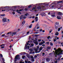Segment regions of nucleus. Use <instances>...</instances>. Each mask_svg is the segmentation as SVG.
Returning <instances> with one entry per match:
<instances>
[{"mask_svg":"<svg viewBox=\"0 0 63 63\" xmlns=\"http://www.w3.org/2000/svg\"><path fill=\"white\" fill-rule=\"evenodd\" d=\"M10 8V7H8V6H5V7H1L0 8V9H5V10H4L3 11H6V12H8V11H9V8Z\"/></svg>","mask_w":63,"mask_h":63,"instance_id":"nucleus-1","label":"nucleus"},{"mask_svg":"<svg viewBox=\"0 0 63 63\" xmlns=\"http://www.w3.org/2000/svg\"><path fill=\"white\" fill-rule=\"evenodd\" d=\"M17 59H19V60H20V57H19V55H17L15 57L14 59V61H15V62H16V61H17Z\"/></svg>","mask_w":63,"mask_h":63,"instance_id":"nucleus-2","label":"nucleus"},{"mask_svg":"<svg viewBox=\"0 0 63 63\" xmlns=\"http://www.w3.org/2000/svg\"><path fill=\"white\" fill-rule=\"evenodd\" d=\"M27 47L28 49H29V46H27L26 44H25V45L24 48V49H27Z\"/></svg>","mask_w":63,"mask_h":63,"instance_id":"nucleus-3","label":"nucleus"},{"mask_svg":"<svg viewBox=\"0 0 63 63\" xmlns=\"http://www.w3.org/2000/svg\"><path fill=\"white\" fill-rule=\"evenodd\" d=\"M7 18H4L2 19V21L4 22H8L7 21Z\"/></svg>","mask_w":63,"mask_h":63,"instance_id":"nucleus-4","label":"nucleus"},{"mask_svg":"<svg viewBox=\"0 0 63 63\" xmlns=\"http://www.w3.org/2000/svg\"><path fill=\"white\" fill-rule=\"evenodd\" d=\"M61 58V56H59V57L58 58V59H56V60L59 61L60 60V59Z\"/></svg>","mask_w":63,"mask_h":63,"instance_id":"nucleus-5","label":"nucleus"},{"mask_svg":"<svg viewBox=\"0 0 63 63\" xmlns=\"http://www.w3.org/2000/svg\"><path fill=\"white\" fill-rule=\"evenodd\" d=\"M34 50H35V53H39L40 52V51H38V50L36 49V48H34Z\"/></svg>","mask_w":63,"mask_h":63,"instance_id":"nucleus-6","label":"nucleus"},{"mask_svg":"<svg viewBox=\"0 0 63 63\" xmlns=\"http://www.w3.org/2000/svg\"><path fill=\"white\" fill-rule=\"evenodd\" d=\"M58 16H62V15H63V13H62L60 12L58 13Z\"/></svg>","mask_w":63,"mask_h":63,"instance_id":"nucleus-7","label":"nucleus"},{"mask_svg":"<svg viewBox=\"0 0 63 63\" xmlns=\"http://www.w3.org/2000/svg\"><path fill=\"white\" fill-rule=\"evenodd\" d=\"M59 22H56L55 23V25L56 26H59Z\"/></svg>","mask_w":63,"mask_h":63,"instance_id":"nucleus-8","label":"nucleus"},{"mask_svg":"<svg viewBox=\"0 0 63 63\" xmlns=\"http://www.w3.org/2000/svg\"><path fill=\"white\" fill-rule=\"evenodd\" d=\"M55 29H58V28L59 27V26H55Z\"/></svg>","mask_w":63,"mask_h":63,"instance_id":"nucleus-9","label":"nucleus"},{"mask_svg":"<svg viewBox=\"0 0 63 63\" xmlns=\"http://www.w3.org/2000/svg\"><path fill=\"white\" fill-rule=\"evenodd\" d=\"M59 3H62V0L59 1H57V4H58Z\"/></svg>","mask_w":63,"mask_h":63,"instance_id":"nucleus-10","label":"nucleus"},{"mask_svg":"<svg viewBox=\"0 0 63 63\" xmlns=\"http://www.w3.org/2000/svg\"><path fill=\"white\" fill-rule=\"evenodd\" d=\"M43 47H40L39 48V51H41V50H42V49H43Z\"/></svg>","mask_w":63,"mask_h":63,"instance_id":"nucleus-11","label":"nucleus"},{"mask_svg":"<svg viewBox=\"0 0 63 63\" xmlns=\"http://www.w3.org/2000/svg\"><path fill=\"white\" fill-rule=\"evenodd\" d=\"M25 23V20L23 21L22 22V24H23V25H24V24Z\"/></svg>","mask_w":63,"mask_h":63,"instance_id":"nucleus-12","label":"nucleus"},{"mask_svg":"<svg viewBox=\"0 0 63 63\" xmlns=\"http://www.w3.org/2000/svg\"><path fill=\"white\" fill-rule=\"evenodd\" d=\"M23 18V16L21 15L20 17V19L21 20Z\"/></svg>","mask_w":63,"mask_h":63,"instance_id":"nucleus-13","label":"nucleus"},{"mask_svg":"<svg viewBox=\"0 0 63 63\" xmlns=\"http://www.w3.org/2000/svg\"><path fill=\"white\" fill-rule=\"evenodd\" d=\"M55 35H56L57 36H58L59 35V32H56V33L55 34Z\"/></svg>","mask_w":63,"mask_h":63,"instance_id":"nucleus-14","label":"nucleus"},{"mask_svg":"<svg viewBox=\"0 0 63 63\" xmlns=\"http://www.w3.org/2000/svg\"><path fill=\"white\" fill-rule=\"evenodd\" d=\"M47 49H51V47H48L47 48Z\"/></svg>","mask_w":63,"mask_h":63,"instance_id":"nucleus-15","label":"nucleus"},{"mask_svg":"<svg viewBox=\"0 0 63 63\" xmlns=\"http://www.w3.org/2000/svg\"><path fill=\"white\" fill-rule=\"evenodd\" d=\"M57 18L58 19H61V18H60V16H57Z\"/></svg>","mask_w":63,"mask_h":63,"instance_id":"nucleus-16","label":"nucleus"},{"mask_svg":"<svg viewBox=\"0 0 63 63\" xmlns=\"http://www.w3.org/2000/svg\"><path fill=\"white\" fill-rule=\"evenodd\" d=\"M20 7V6H14V9H15V8H19V7Z\"/></svg>","mask_w":63,"mask_h":63,"instance_id":"nucleus-17","label":"nucleus"},{"mask_svg":"<svg viewBox=\"0 0 63 63\" xmlns=\"http://www.w3.org/2000/svg\"><path fill=\"white\" fill-rule=\"evenodd\" d=\"M16 32H14L12 33L11 34H13V35H16Z\"/></svg>","mask_w":63,"mask_h":63,"instance_id":"nucleus-18","label":"nucleus"},{"mask_svg":"<svg viewBox=\"0 0 63 63\" xmlns=\"http://www.w3.org/2000/svg\"><path fill=\"white\" fill-rule=\"evenodd\" d=\"M38 10H40L41 9V7L40 6H39L37 8Z\"/></svg>","mask_w":63,"mask_h":63,"instance_id":"nucleus-19","label":"nucleus"},{"mask_svg":"<svg viewBox=\"0 0 63 63\" xmlns=\"http://www.w3.org/2000/svg\"><path fill=\"white\" fill-rule=\"evenodd\" d=\"M27 57H28V58H30V55L29 54H27Z\"/></svg>","mask_w":63,"mask_h":63,"instance_id":"nucleus-20","label":"nucleus"},{"mask_svg":"<svg viewBox=\"0 0 63 63\" xmlns=\"http://www.w3.org/2000/svg\"><path fill=\"white\" fill-rule=\"evenodd\" d=\"M43 44H44L43 42H42L41 43H39V45L41 46V45H43Z\"/></svg>","mask_w":63,"mask_h":63,"instance_id":"nucleus-21","label":"nucleus"},{"mask_svg":"<svg viewBox=\"0 0 63 63\" xmlns=\"http://www.w3.org/2000/svg\"><path fill=\"white\" fill-rule=\"evenodd\" d=\"M39 46H37L36 47V48H36V49H37V50H38L39 49Z\"/></svg>","mask_w":63,"mask_h":63,"instance_id":"nucleus-22","label":"nucleus"},{"mask_svg":"<svg viewBox=\"0 0 63 63\" xmlns=\"http://www.w3.org/2000/svg\"><path fill=\"white\" fill-rule=\"evenodd\" d=\"M31 60L32 62H34L35 61V60L34 59V58L33 59H31Z\"/></svg>","mask_w":63,"mask_h":63,"instance_id":"nucleus-23","label":"nucleus"},{"mask_svg":"<svg viewBox=\"0 0 63 63\" xmlns=\"http://www.w3.org/2000/svg\"><path fill=\"white\" fill-rule=\"evenodd\" d=\"M46 60L47 62H48L49 61V58H47L46 59Z\"/></svg>","mask_w":63,"mask_h":63,"instance_id":"nucleus-24","label":"nucleus"},{"mask_svg":"<svg viewBox=\"0 0 63 63\" xmlns=\"http://www.w3.org/2000/svg\"><path fill=\"white\" fill-rule=\"evenodd\" d=\"M34 44H31V46H30V47H33V46H34Z\"/></svg>","mask_w":63,"mask_h":63,"instance_id":"nucleus-25","label":"nucleus"},{"mask_svg":"<svg viewBox=\"0 0 63 63\" xmlns=\"http://www.w3.org/2000/svg\"><path fill=\"white\" fill-rule=\"evenodd\" d=\"M35 44H36V45H38V42H35L34 43Z\"/></svg>","mask_w":63,"mask_h":63,"instance_id":"nucleus-26","label":"nucleus"},{"mask_svg":"<svg viewBox=\"0 0 63 63\" xmlns=\"http://www.w3.org/2000/svg\"><path fill=\"white\" fill-rule=\"evenodd\" d=\"M32 24H31L29 26V28H32Z\"/></svg>","mask_w":63,"mask_h":63,"instance_id":"nucleus-27","label":"nucleus"},{"mask_svg":"<svg viewBox=\"0 0 63 63\" xmlns=\"http://www.w3.org/2000/svg\"><path fill=\"white\" fill-rule=\"evenodd\" d=\"M31 59H33V58H34L33 56L32 55H31Z\"/></svg>","mask_w":63,"mask_h":63,"instance_id":"nucleus-28","label":"nucleus"},{"mask_svg":"<svg viewBox=\"0 0 63 63\" xmlns=\"http://www.w3.org/2000/svg\"><path fill=\"white\" fill-rule=\"evenodd\" d=\"M5 16V15L3 14H1L0 15V16Z\"/></svg>","mask_w":63,"mask_h":63,"instance_id":"nucleus-29","label":"nucleus"},{"mask_svg":"<svg viewBox=\"0 0 63 63\" xmlns=\"http://www.w3.org/2000/svg\"><path fill=\"white\" fill-rule=\"evenodd\" d=\"M36 8L35 7H33L32 8V10H34L36 9Z\"/></svg>","mask_w":63,"mask_h":63,"instance_id":"nucleus-30","label":"nucleus"},{"mask_svg":"<svg viewBox=\"0 0 63 63\" xmlns=\"http://www.w3.org/2000/svg\"><path fill=\"white\" fill-rule=\"evenodd\" d=\"M25 57V56H22V57L23 59H24Z\"/></svg>","mask_w":63,"mask_h":63,"instance_id":"nucleus-31","label":"nucleus"},{"mask_svg":"<svg viewBox=\"0 0 63 63\" xmlns=\"http://www.w3.org/2000/svg\"><path fill=\"white\" fill-rule=\"evenodd\" d=\"M50 46H53V43H52V42H50Z\"/></svg>","mask_w":63,"mask_h":63,"instance_id":"nucleus-32","label":"nucleus"},{"mask_svg":"<svg viewBox=\"0 0 63 63\" xmlns=\"http://www.w3.org/2000/svg\"><path fill=\"white\" fill-rule=\"evenodd\" d=\"M61 30V29H60V28H59V29H58V32H59V31H60Z\"/></svg>","mask_w":63,"mask_h":63,"instance_id":"nucleus-33","label":"nucleus"},{"mask_svg":"<svg viewBox=\"0 0 63 63\" xmlns=\"http://www.w3.org/2000/svg\"><path fill=\"white\" fill-rule=\"evenodd\" d=\"M2 61H3V62H5V60H4V59L3 58H2Z\"/></svg>","mask_w":63,"mask_h":63,"instance_id":"nucleus-34","label":"nucleus"},{"mask_svg":"<svg viewBox=\"0 0 63 63\" xmlns=\"http://www.w3.org/2000/svg\"><path fill=\"white\" fill-rule=\"evenodd\" d=\"M29 41H28V43H26V44H27V45H27V46H28V45H29Z\"/></svg>","mask_w":63,"mask_h":63,"instance_id":"nucleus-35","label":"nucleus"},{"mask_svg":"<svg viewBox=\"0 0 63 63\" xmlns=\"http://www.w3.org/2000/svg\"><path fill=\"white\" fill-rule=\"evenodd\" d=\"M45 53H42V56H44L45 55Z\"/></svg>","mask_w":63,"mask_h":63,"instance_id":"nucleus-36","label":"nucleus"},{"mask_svg":"<svg viewBox=\"0 0 63 63\" xmlns=\"http://www.w3.org/2000/svg\"><path fill=\"white\" fill-rule=\"evenodd\" d=\"M25 63H28V61L25 60Z\"/></svg>","mask_w":63,"mask_h":63,"instance_id":"nucleus-37","label":"nucleus"},{"mask_svg":"<svg viewBox=\"0 0 63 63\" xmlns=\"http://www.w3.org/2000/svg\"><path fill=\"white\" fill-rule=\"evenodd\" d=\"M56 40H57V39H56V38H55V39H54V42H55V41H56Z\"/></svg>","mask_w":63,"mask_h":63,"instance_id":"nucleus-38","label":"nucleus"},{"mask_svg":"<svg viewBox=\"0 0 63 63\" xmlns=\"http://www.w3.org/2000/svg\"><path fill=\"white\" fill-rule=\"evenodd\" d=\"M48 4H46L45 5L47 7H48Z\"/></svg>","mask_w":63,"mask_h":63,"instance_id":"nucleus-39","label":"nucleus"},{"mask_svg":"<svg viewBox=\"0 0 63 63\" xmlns=\"http://www.w3.org/2000/svg\"><path fill=\"white\" fill-rule=\"evenodd\" d=\"M55 16V15H51L53 17H54Z\"/></svg>","mask_w":63,"mask_h":63,"instance_id":"nucleus-40","label":"nucleus"},{"mask_svg":"<svg viewBox=\"0 0 63 63\" xmlns=\"http://www.w3.org/2000/svg\"><path fill=\"white\" fill-rule=\"evenodd\" d=\"M0 56L1 57H3V55L1 54H0Z\"/></svg>","mask_w":63,"mask_h":63,"instance_id":"nucleus-41","label":"nucleus"},{"mask_svg":"<svg viewBox=\"0 0 63 63\" xmlns=\"http://www.w3.org/2000/svg\"><path fill=\"white\" fill-rule=\"evenodd\" d=\"M52 29H50L49 32V33H51V32H52Z\"/></svg>","mask_w":63,"mask_h":63,"instance_id":"nucleus-42","label":"nucleus"},{"mask_svg":"<svg viewBox=\"0 0 63 63\" xmlns=\"http://www.w3.org/2000/svg\"><path fill=\"white\" fill-rule=\"evenodd\" d=\"M25 11H27L28 10V9L27 8H26L25 9Z\"/></svg>","mask_w":63,"mask_h":63,"instance_id":"nucleus-43","label":"nucleus"},{"mask_svg":"<svg viewBox=\"0 0 63 63\" xmlns=\"http://www.w3.org/2000/svg\"><path fill=\"white\" fill-rule=\"evenodd\" d=\"M23 10H24L23 9L20 10H19V12H21V11H23Z\"/></svg>","mask_w":63,"mask_h":63,"instance_id":"nucleus-44","label":"nucleus"},{"mask_svg":"<svg viewBox=\"0 0 63 63\" xmlns=\"http://www.w3.org/2000/svg\"><path fill=\"white\" fill-rule=\"evenodd\" d=\"M61 49L59 48V50L60 51H61Z\"/></svg>","mask_w":63,"mask_h":63,"instance_id":"nucleus-45","label":"nucleus"},{"mask_svg":"<svg viewBox=\"0 0 63 63\" xmlns=\"http://www.w3.org/2000/svg\"><path fill=\"white\" fill-rule=\"evenodd\" d=\"M19 10H17L16 11V12L17 13H18V12H19Z\"/></svg>","mask_w":63,"mask_h":63,"instance_id":"nucleus-46","label":"nucleus"},{"mask_svg":"<svg viewBox=\"0 0 63 63\" xmlns=\"http://www.w3.org/2000/svg\"><path fill=\"white\" fill-rule=\"evenodd\" d=\"M54 63H57V61H54Z\"/></svg>","mask_w":63,"mask_h":63,"instance_id":"nucleus-47","label":"nucleus"},{"mask_svg":"<svg viewBox=\"0 0 63 63\" xmlns=\"http://www.w3.org/2000/svg\"><path fill=\"white\" fill-rule=\"evenodd\" d=\"M30 50L31 52H32L33 51V49H29Z\"/></svg>","mask_w":63,"mask_h":63,"instance_id":"nucleus-48","label":"nucleus"},{"mask_svg":"<svg viewBox=\"0 0 63 63\" xmlns=\"http://www.w3.org/2000/svg\"><path fill=\"white\" fill-rule=\"evenodd\" d=\"M32 6L31 5H30L28 6V8H30Z\"/></svg>","mask_w":63,"mask_h":63,"instance_id":"nucleus-49","label":"nucleus"},{"mask_svg":"<svg viewBox=\"0 0 63 63\" xmlns=\"http://www.w3.org/2000/svg\"><path fill=\"white\" fill-rule=\"evenodd\" d=\"M5 36V34H3L1 35V37H4V36Z\"/></svg>","mask_w":63,"mask_h":63,"instance_id":"nucleus-50","label":"nucleus"},{"mask_svg":"<svg viewBox=\"0 0 63 63\" xmlns=\"http://www.w3.org/2000/svg\"><path fill=\"white\" fill-rule=\"evenodd\" d=\"M28 63H32L30 61H29L28 62Z\"/></svg>","mask_w":63,"mask_h":63,"instance_id":"nucleus-51","label":"nucleus"},{"mask_svg":"<svg viewBox=\"0 0 63 63\" xmlns=\"http://www.w3.org/2000/svg\"><path fill=\"white\" fill-rule=\"evenodd\" d=\"M30 53H35V51H33L32 52H30Z\"/></svg>","mask_w":63,"mask_h":63,"instance_id":"nucleus-52","label":"nucleus"},{"mask_svg":"<svg viewBox=\"0 0 63 63\" xmlns=\"http://www.w3.org/2000/svg\"><path fill=\"white\" fill-rule=\"evenodd\" d=\"M62 54V53H61V52L59 53V55H61V54Z\"/></svg>","mask_w":63,"mask_h":63,"instance_id":"nucleus-53","label":"nucleus"},{"mask_svg":"<svg viewBox=\"0 0 63 63\" xmlns=\"http://www.w3.org/2000/svg\"><path fill=\"white\" fill-rule=\"evenodd\" d=\"M23 18L24 19H26V17H23Z\"/></svg>","mask_w":63,"mask_h":63,"instance_id":"nucleus-54","label":"nucleus"},{"mask_svg":"<svg viewBox=\"0 0 63 63\" xmlns=\"http://www.w3.org/2000/svg\"><path fill=\"white\" fill-rule=\"evenodd\" d=\"M20 63H24V62H22V61H21V62H20Z\"/></svg>","mask_w":63,"mask_h":63,"instance_id":"nucleus-55","label":"nucleus"},{"mask_svg":"<svg viewBox=\"0 0 63 63\" xmlns=\"http://www.w3.org/2000/svg\"><path fill=\"white\" fill-rule=\"evenodd\" d=\"M38 42H41V39H38Z\"/></svg>","mask_w":63,"mask_h":63,"instance_id":"nucleus-56","label":"nucleus"},{"mask_svg":"<svg viewBox=\"0 0 63 63\" xmlns=\"http://www.w3.org/2000/svg\"><path fill=\"white\" fill-rule=\"evenodd\" d=\"M47 44L48 45H49V42H47Z\"/></svg>","mask_w":63,"mask_h":63,"instance_id":"nucleus-57","label":"nucleus"},{"mask_svg":"<svg viewBox=\"0 0 63 63\" xmlns=\"http://www.w3.org/2000/svg\"><path fill=\"white\" fill-rule=\"evenodd\" d=\"M50 36H48L47 37V39H49V38H50Z\"/></svg>","mask_w":63,"mask_h":63,"instance_id":"nucleus-58","label":"nucleus"},{"mask_svg":"<svg viewBox=\"0 0 63 63\" xmlns=\"http://www.w3.org/2000/svg\"><path fill=\"white\" fill-rule=\"evenodd\" d=\"M42 30H43V29H41L40 30V32H42Z\"/></svg>","mask_w":63,"mask_h":63,"instance_id":"nucleus-59","label":"nucleus"},{"mask_svg":"<svg viewBox=\"0 0 63 63\" xmlns=\"http://www.w3.org/2000/svg\"><path fill=\"white\" fill-rule=\"evenodd\" d=\"M38 17H37V16H36V17H35V19H38Z\"/></svg>","mask_w":63,"mask_h":63,"instance_id":"nucleus-60","label":"nucleus"},{"mask_svg":"<svg viewBox=\"0 0 63 63\" xmlns=\"http://www.w3.org/2000/svg\"><path fill=\"white\" fill-rule=\"evenodd\" d=\"M36 19L35 20L36 21H38V19Z\"/></svg>","mask_w":63,"mask_h":63,"instance_id":"nucleus-61","label":"nucleus"},{"mask_svg":"<svg viewBox=\"0 0 63 63\" xmlns=\"http://www.w3.org/2000/svg\"><path fill=\"white\" fill-rule=\"evenodd\" d=\"M29 32H27V34H28L29 33Z\"/></svg>","mask_w":63,"mask_h":63,"instance_id":"nucleus-62","label":"nucleus"},{"mask_svg":"<svg viewBox=\"0 0 63 63\" xmlns=\"http://www.w3.org/2000/svg\"><path fill=\"white\" fill-rule=\"evenodd\" d=\"M39 35H38V34H35V36H38Z\"/></svg>","mask_w":63,"mask_h":63,"instance_id":"nucleus-63","label":"nucleus"},{"mask_svg":"<svg viewBox=\"0 0 63 63\" xmlns=\"http://www.w3.org/2000/svg\"><path fill=\"white\" fill-rule=\"evenodd\" d=\"M12 13L13 14V15H15V14H16L14 12H12Z\"/></svg>","mask_w":63,"mask_h":63,"instance_id":"nucleus-64","label":"nucleus"}]
</instances>
